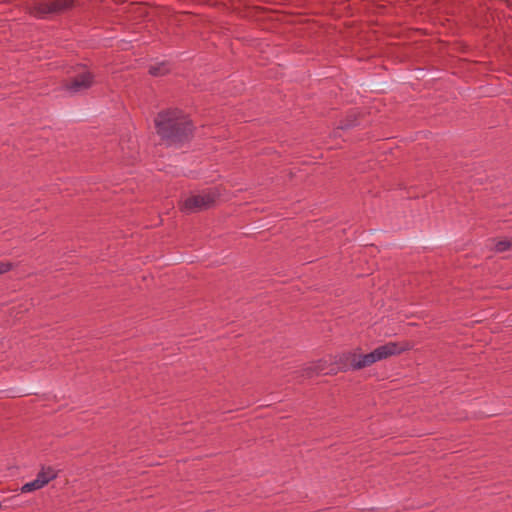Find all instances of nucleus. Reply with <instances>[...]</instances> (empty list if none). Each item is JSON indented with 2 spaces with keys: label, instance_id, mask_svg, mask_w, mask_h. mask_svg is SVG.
Wrapping results in <instances>:
<instances>
[{
  "label": "nucleus",
  "instance_id": "f257e3e1",
  "mask_svg": "<svg viewBox=\"0 0 512 512\" xmlns=\"http://www.w3.org/2000/svg\"><path fill=\"white\" fill-rule=\"evenodd\" d=\"M154 125L157 135L167 147H182L190 143L196 131L190 116L178 108L158 112Z\"/></svg>",
  "mask_w": 512,
  "mask_h": 512
},
{
  "label": "nucleus",
  "instance_id": "f03ea898",
  "mask_svg": "<svg viewBox=\"0 0 512 512\" xmlns=\"http://www.w3.org/2000/svg\"><path fill=\"white\" fill-rule=\"evenodd\" d=\"M409 349L410 347L407 342H388L367 354H360L356 351V362H354V370L363 369L377 361H381L390 356L399 355Z\"/></svg>",
  "mask_w": 512,
  "mask_h": 512
},
{
  "label": "nucleus",
  "instance_id": "7ed1b4c3",
  "mask_svg": "<svg viewBox=\"0 0 512 512\" xmlns=\"http://www.w3.org/2000/svg\"><path fill=\"white\" fill-rule=\"evenodd\" d=\"M75 6L76 0L36 1L29 7V13L37 18H45L50 14H63Z\"/></svg>",
  "mask_w": 512,
  "mask_h": 512
},
{
  "label": "nucleus",
  "instance_id": "20e7f679",
  "mask_svg": "<svg viewBox=\"0 0 512 512\" xmlns=\"http://www.w3.org/2000/svg\"><path fill=\"white\" fill-rule=\"evenodd\" d=\"M220 194L215 189H208L201 194L190 195L181 206V210L186 213H195L212 208Z\"/></svg>",
  "mask_w": 512,
  "mask_h": 512
},
{
  "label": "nucleus",
  "instance_id": "39448f33",
  "mask_svg": "<svg viewBox=\"0 0 512 512\" xmlns=\"http://www.w3.org/2000/svg\"><path fill=\"white\" fill-rule=\"evenodd\" d=\"M94 74L90 71L82 72L73 77L69 82L65 83L64 87L71 93H79L88 90L94 83Z\"/></svg>",
  "mask_w": 512,
  "mask_h": 512
},
{
  "label": "nucleus",
  "instance_id": "423d86ee",
  "mask_svg": "<svg viewBox=\"0 0 512 512\" xmlns=\"http://www.w3.org/2000/svg\"><path fill=\"white\" fill-rule=\"evenodd\" d=\"M360 350L361 348H357L353 351H346L335 355L333 362L338 365V370H341L342 372L354 370V362H356V351Z\"/></svg>",
  "mask_w": 512,
  "mask_h": 512
},
{
  "label": "nucleus",
  "instance_id": "0eeeda50",
  "mask_svg": "<svg viewBox=\"0 0 512 512\" xmlns=\"http://www.w3.org/2000/svg\"><path fill=\"white\" fill-rule=\"evenodd\" d=\"M360 113L352 110L349 111L346 116L339 121L338 126L334 129L333 134L335 137L339 136L338 131L339 130H350L354 127H357L360 125L359 121Z\"/></svg>",
  "mask_w": 512,
  "mask_h": 512
},
{
  "label": "nucleus",
  "instance_id": "6e6552de",
  "mask_svg": "<svg viewBox=\"0 0 512 512\" xmlns=\"http://www.w3.org/2000/svg\"><path fill=\"white\" fill-rule=\"evenodd\" d=\"M171 72L170 63L168 61H162L155 65H150L148 74L153 77H162Z\"/></svg>",
  "mask_w": 512,
  "mask_h": 512
},
{
  "label": "nucleus",
  "instance_id": "1a4fd4ad",
  "mask_svg": "<svg viewBox=\"0 0 512 512\" xmlns=\"http://www.w3.org/2000/svg\"><path fill=\"white\" fill-rule=\"evenodd\" d=\"M57 477V472L52 467H42L37 474L36 478L39 480H45V485Z\"/></svg>",
  "mask_w": 512,
  "mask_h": 512
},
{
  "label": "nucleus",
  "instance_id": "9d476101",
  "mask_svg": "<svg viewBox=\"0 0 512 512\" xmlns=\"http://www.w3.org/2000/svg\"><path fill=\"white\" fill-rule=\"evenodd\" d=\"M45 486V480H39L37 478H35L33 481L31 482H28V483H25L22 487H21V492L22 493H29V492H33V491H36V490H39L41 489L42 487Z\"/></svg>",
  "mask_w": 512,
  "mask_h": 512
},
{
  "label": "nucleus",
  "instance_id": "9b49d317",
  "mask_svg": "<svg viewBox=\"0 0 512 512\" xmlns=\"http://www.w3.org/2000/svg\"><path fill=\"white\" fill-rule=\"evenodd\" d=\"M512 249V240L502 239L497 240L494 245V251L496 253H503Z\"/></svg>",
  "mask_w": 512,
  "mask_h": 512
},
{
  "label": "nucleus",
  "instance_id": "f8f14e48",
  "mask_svg": "<svg viewBox=\"0 0 512 512\" xmlns=\"http://www.w3.org/2000/svg\"><path fill=\"white\" fill-rule=\"evenodd\" d=\"M328 361L325 359H320L313 363V369L316 370V375L324 374L327 370Z\"/></svg>",
  "mask_w": 512,
  "mask_h": 512
},
{
  "label": "nucleus",
  "instance_id": "ddd939ff",
  "mask_svg": "<svg viewBox=\"0 0 512 512\" xmlns=\"http://www.w3.org/2000/svg\"><path fill=\"white\" fill-rule=\"evenodd\" d=\"M341 370H338V365H336L333 361L328 363L327 370L324 372V375H337Z\"/></svg>",
  "mask_w": 512,
  "mask_h": 512
},
{
  "label": "nucleus",
  "instance_id": "4468645a",
  "mask_svg": "<svg viewBox=\"0 0 512 512\" xmlns=\"http://www.w3.org/2000/svg\"><path fill=\"white\" fill-rule=\"evenodd\" d=\"M13 264L11 262L0 261V275L12 270Z\"/></svg>",
  "mask_w": 512,
  "mask_h": 512
},
{
  "label": "nucleus",
  "instance_id": "2eb2a0df",
  "mask_svg": "<svg viewBox=\"0 0 512 512\" xmlns=\"http://www.w3.org/2000/svg\"><path fill=\"white\" fill-rule=\"evenodd\" d=\"M303 375H306L309 378L316 375V370L313 369V364L303 369Z\"/></svg>",
  "mask_w": 512,
  "mask_h": 512
},
{
  "label": "nucleus",
  "instance_id": "dca6fc26",
  "mask_svg": "<svg viewBox=\"0 0 512 512\" xmlns=\"http://www.w3.org/2000/svg\"><path fill=\"white\" fill-rule=\"evenodd\" d=\"M505 2L507 3L508 7L512 6V2H510L509 0H505Z\"/></svg>",
  "mask_w": 512,
  "mask_h": 512
},
{
  "label": "nucleus",
  "instance_id": "f3484780",
  "mask_svg": "<svg viewBox=\"0 0 512 512\" xmlns=\"http://www.w3.org/2000/svg\"><path fill=\"white\" fill-rule=\"evenodd\" d=\"M2 509V503L0 502V510Z\"/></svg>",
  "mask_w": 512,
  "mask_h": 512
}]
</instances>
